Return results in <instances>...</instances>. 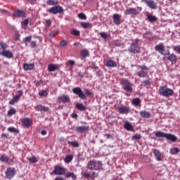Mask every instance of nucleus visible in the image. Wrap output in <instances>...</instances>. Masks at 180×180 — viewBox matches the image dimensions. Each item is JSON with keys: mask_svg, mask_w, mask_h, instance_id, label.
Masks as SVG:
<instances>
[{"mask_svg": "<svg viewBox=\"0 0 180 180\" xmlns=\"http://www.w3.org/2000/svg\"><path fill=\"white\" fill-rule=\"evenodd\" d=\"M72 92L75 95H77L78 98H80V99H82V101H86V95L87 96H91V95H94V93L91 91V90L86 89L85 93L82 91V89L80 87H75L72 89Z\"/></svg>", "mask_w": 180, "mask_h": 180, "instance_id": "obj_1", "label": "nucleus"}, {"mask_svg": "<svg viewBox=\"0 0 180 180\" xmlns=\"http://www.w3.org/2000/svg\"><path fill=\"white\" fill-rule=\"evenodd\" d=\"M155 137H164L166 140L172 141V143H175L178 140V137L172 134H167L162 131H156L155 132Z\"/></svg>", "mask_w": 180, "mask_h": 180, "instance_id": "obj_2", "label": "nucleus"}, {"mask_svg": "<svg viewBox=\"0 0 180 180\" xmlns=\"http://www.w3.org/2000/svg\"><path fill=\"white\" fill-rule=\"evenodd\" d=\"M120 84L124 91H126V92H129V94L133 92V84L129 79L125 78L121 79Z\"/></svg>", "mask_w": 180, "mask_h": 180, "instance_id": "obj_3", "label": "nucleus"}, {"mask_svg": "<svg viewBox=\"0 0 180 180\" xmlns=\"http://www.w3.org/2000/svg\"><path fill=\"white\" fill-rule=\"evenodd\" d=\"M159 93L161 96L169 98V96H172V95H174V90H172V89H169L164 86H160L159 87Z\"/></svg>", "mask_w": 180, "mask_h": 180, "instance_id": "obj_4", "label": "nucleus"}, {"mask_svg": "<svg viewBox=\"0 0 180 180\" xmlns=\"http://www.w3.org/2000/svg\"><path fill=\"white\" fill-rule=\"evenodd\" d=\"M102 162L93 160L87 163L86 168L89 169H94L95 171H98V169H101V168H102Z\"/></svg>", "mask_w": 180, "mask_h": 180, "instance_id": "obj_5", "label": "nucleus"}, {"mask_svg": "<svg viewBox=\"0 0 180 180\" xmlns=\"http://www.w3.org/2000/svg\"><path fill=\"white\" fill-rule=\"evenodd\" d=\"M139 41V39H136L135 41L131 43V46L128 49V51H129V53H133L134 54H137V53H140Z\"/></svg>", "mask_w": 180, "mask_h": 180, "instance_id": "obj_6", "label": "nucleus"}, {"mask_svg": "<svg viewBox=\"0 0 180 180\" xmlns=\"http://www.w3.org/2000/svg\"><path fill=\"white\" fill-rule=\"evenodd\" d=\"M156 51H158L160 54L163 56H168L169 54V50H165V46L164 44H160L155 46V47Z\"/></svg>", "mask_w": 180, "mask_h": 180, "instance_id": "obj_7", "label": "nucleus"}, {"mask_svg": "<svg viewBox=\"0 0 180 180\" xmlns=\"http://www.w3.org/2000/svg\"><path fill=\"white\" fill-rule=\"evenodd\" d=\"M65 171H67V169L60 165H56L54 167L52 174L54 175H64L65 174Z\"/></svg>", "mask_w": 180, "mask_h": 180, "instance_id": "obj_8", "label": "nucleus"}, {"mask_svg": "<svg viewBox=\"0 0 180 180\" xmlns=\"http://www.w3.org/2000/svg\"><path fill=\"white\" fill-rule=\"evenodd\" d=\"M143 4H146L148 8L150 9H158V6H157V3L154 0H141Z\"/></svg>", "mask_w": 180, "mask_h": 180, "instance_id": "obj_9", "label": "nucleus"}, {"mask_svg": "<svg viewBox=\"0 0 180 180\" xmlns=\"http://www.w3.org/2000/svg\"><path fill=\"white\" fill-rule=\"evenodd\" d=\"M16 174V169L15 167H8L6 171V177L7 179H12Z\"/></svg>", "mask_w": 180, "mask_h": 180, "instance_id": "obj_10", "label": "nucleus"}, {"mask_svg": "<svg viewBox=\"0 0 180 180\" xmlns=\"http://www.w3.org/2000/svg\"><path fill=\"white\" fill-rule=\"evenodd\" d=\"M48 12H49V13H53V15H57V13H61L64 12V9L60 6H56L49 8Z\"/></svg>", "mask_w": 180, "mask_h": 180, "instance_id": "obj_11", "label": "nucleus"}, {"mask_svg": "<svg viewBox=\"0 0 180 180\" xmlns=\"http://www.w3.org/2000/svg\"><path fill=\"white\" fill-rule=\"evenodd\" d=\"M1 162H6L8 165H13V159L8 158L5 155H1L0 156Z\"/></svg>", "mask_w": 180, "mask_h": 180, "instance_id": "obj_12", "label": "nucleus"}, {"mask_svg": "<svg viewBox=\"0 0 180 180\" xmlns=\"http://www.w3.org/2000/svg\"><path fill=\"white\" fill-rule=\"evenodd\" d=\"M118 112L121 115H127L130 112V108L127 106L121 105L118 107Z\"/></svg>", "mask_w": 180, "mask_h": 180, "instance_id": "obj_13", "label": "nucleus"}, {"mask_svg": "<svg viewBox=\"0 0 180 180\" xmlns=\"http://www.w3.org/2000/svg\"><path fill=\"white\" fill-rule=\"evenodd\" d=\"M0 56H3V57H6V58H12V57H13V53L9 50L6 49L1 51Z\"/></svg>", "mask_w": 180, "mask_h": 180, "instance_id": "obj_14", "label": "nucleus"}, {"mask_svg": "<svg viewBox=\"0 0 180 180\" xmlns=\"http://www.w3.org/2000/svg\"><path fill=\"white\" fill-rule=\"evenodd\" d=\"M127 15H139V9L136 8H129L124 11Z\"/></svg>", "mask_w": 180, "mask_h": 180, "instance_id": "obj_15", "label": "nucleus"}, {"mask_svg": "<svg viewBox=\"0 0 180 180\" xmlns=\"http://www.w3.org/2000/svg\"><path fill=\"white\" fill-rule=\"evenodd\" d=\"M58 100L62 102V103H69V102L71 101L68 95L60 96L58 98Z\"/></svg>", "mask_w": 180, "mask_h": 180, "instance_id": "obj_16", "label": "nucleus"}, {"mask_svg": "<svg viewBox=\"0 0 180 180\" xmlns=\"http://www.w3.org/2000/svg\"><path fill=\"white\" fill-rule=\"evenodd\" d=\"M13 16H15V18H26V13L21 10H16L13 13Z\"/></svg>", "mask_w": 180, "mask_h": 180, "instance_id": "obj_17", "label": "nucleus"}, {"mask_svg": "<svg viewBox=\"0 0 180 180\" xmlns=\"http://www.w3.org/2000/svg\"><path fill=\"white\" fill-rule=\"evenodd\" d=\"M153 154H154L157 161H162V154L161 153V152L159 150H158V149L153 150Z\"/></svg>", "mask_w": 180, "mask_h": 180, "instance_id": "obj_18", "label": "nucleus"}, {"mask_svg": "<svg viewBox=\"0 0 180 180\" xmlns=\"http://www.w3.org/2000/svg\"><path fill=\"white\" fill-rule=\"evenodd\" d=\"M77 133H85L89 131V126L77 127L76 128Z\"/></svg>", "mask_w": 180, "mask_h": 180, "instance_id": "obj_19", "label": "nucleus"}, {"mask_svg": "<svg viewBox=\"0 0 180 180\" xmlns=\"http://www.w3.org/2000/svg\"><path fill=\"white\" fill-rule=\"evenodd\" d=\"M34 63H24L23 64V69L25 71H30L32 70H34Z\"/></svg>", "mask_w": 180, "mask_h": 180, "instance_id": "obj_20", "label": "nucleus"}, {"mask_svg": "<svg viewBox=\"0 0 180 180\" xmlns=\"http://www.w3.org/2000/svg\"><path fill=\"white\" fill-rule=\"evenodd\" d=\"M24 127H30L32 126V120L30 118H25L22 121Z\"/></svg>", "mask_w": 180, "mask_h": 180, "instance_id": "obj_21", "label": "nucleus"}, {"mask_svg": "<svg viewBox=\"0 0 180 180\" xmlns=\"http://www.w3.org/2000/svg\"><path fill=\"white\" fill-rule=\"evenodd\" d=\"M139 115L141 117H143V119H150V117H151V113L146 110L141 111Z\"/></svg>", "mask_w": 180, "mask_h": 180, "instance_id": "obj_22", "label": "nucleus"}, {"mask_svg": "<svg viewBox=\"0 0 180 180\" xmlns=\"http://www.w3.org/2000/svg\"><path fill=\"white\" fill-rule=\"evenodd\" d=\"M113 22L115 25H120L122 23L120 20V15L114 14L112 16Z\"/></svg>", "mask_w": 180, "mask_h": 180, "instance_id": "obj_23", "label": "nucleus"}, {"mask_svg": "<svg viewBox=\"0 0 180 180\" xmlns=\"http://www.w3.org/2000/svg\"><path fill=\"white\" fill-rule=\"evenodd\" d=\"M106 67L113 68L115 67H117V63L115 60H109L106 62Z\"/></svg>", "mask_w": 180, "mask_h": 180, "instance_id": "obj_24", "label": "nucleus"}, {"mask_svg": "<svg viewBox=\"0 0 180 180\" xmlns=\"http://www.w3.org/2000/svg\"><path fill=\"white\" fill-rule=\"evenodd\" d=\"M124 127L126 129V130H128V131H133V129H134L131 123L129 122H125L124 124Z\"/></svg>", "mask_w": 180, "mask_h": 180, "instance_id": "obj_25", "label": "nucleus"}, {"mask_svg": "<svg viewBox=\"0 0 180 180\" xmlns=\"http://www.w3.org/2000/svg\"><path fill=\"white\" fill-rule=\"evenodd\" d=\"M147 19L149 22L153 23V22H157L158 18L155 15H153L150 13L147 14Z\"/></svg>", "mask_w": 180, "mask_h": 180, "instance_id": "obj_26", "label": "nucleus"}, {"mask_svg": "<svg viewBox=\"0 0 180 180\" xmlns=\"http://www.w3.org/2000/svg\"><path fill=\"white\" fill-rule=\"evenodd\" d=\"M138 76L139 78H147L148 77V72L144 70H139L138 72Z\"/></svg>", "mask_w": 180, "mask_h": 180, "instance_id": "obj_27", "label": "nucleus"}, {"mask_svg": "<svg viewBox=\"0 0 180 180\" xmlns=\"http://www.w3.org/2000/svg\"><path fill=\"white\" fill-rule=\"evenodd\" d=\"M27 160L30 162V164H36V162H39V158L36 156L27 158Z\"/></svg>", "mask_w": 180, "mask_h": 180, "instance_id": "obj_28", "label": "nucleus"}, {"mask_svg": "<svg viewBox=\"0 0 180 180\" xmlns=\"http://www.w3.org/2000/svg\"><path fill=\"white\" fill-rule=\"evenodd\" d=\"M37 110L39 112H47L49 110V107H46L42 105H37Z\"/></svg>", "mask_w": 180, "mask_h": 180, "instance_id": "obj_29", "label": "nucleus"}, {"mask_svg": "<svg viewBox=\"0 0 180 180\" xmlns=\"http://www.w3.org/2000/svg\"><path fill=\"white\" fill-rule=\"evenodd\" d=\"M73 159H74V155H68L65 156L64 159V162H65V164H70V162H71Z\"/></svg>", "mask_w": 180, "mask_h": 180, "instance_id": "obj_30", "label": "nucleus"}, {"mask_svg": "<svg viewBox=\"0 0 180 180\" xmlns=\"http://www.w3.org/2000/svg\"><path fill=\"white\" fill-rule=\"evenodd\" d=\"M65 178H72V179H77V174H74V172H67L65 174Z\"/></svg>", "mask_w": 180, "mask_h": 180, "instance_id": "obj_31", "label": "nucleus"}, {"mask_svg": "<svg viewBox=\"0 0 180 180\" xmlns=\"http://www.w3.org/2000/svg\"><path fill=\"white\" fill-rule=\"evenodd\" d=\"M57 68H58L57 65L50 64L48 66V71H49V72H53V71H56V70H57Z\"/></svg>", "mask_w": 180, "mask_h": 180, "instance_id": "obj_32", "label": "nucleus"}, {"mask_svg": "<svg viewBox=\"0 0 180 180\" xmlns=\"http://www.w3.org/2000/svg\"><path fill=\"white\" fill-rule=\"evenodd\" d=\"M75 108H77L78 110H86V107L82 103H77Z\"/></svg>", "mask_w": 180, "mask_h": 180, "instance_id": "obj_33", "label": "nucleus"}, {"mask_svg": "<svg viewBox=\"0 0 180 180\" xmlns=\"http://www.w3.org/2000/svg\"><path fill=\"white\" fill-rule=\"evenodd\" d=\"M131 103L135 106H139L141 103V100H140L139 98H134L131 101Z\"/></svg>", "mask_w": 180, "mask_h": 180, "instance_id": "obj_34", "label": "nucleus"}, {"mask_svg": "<svg viewBox=\"0 0 180 180\" xmlns=\"http://www.w3.org/2000/svg\"><path fill=\"white\" fill-rule=\"evenodd\" d=\"M81 26H82L84 29H88V27H92V24L88 22H82Z\"/></svg>", "mask_w": 180, "mask_h": 180, "instance_id": "obj_35", "label": "nucleus"}, {"mask_svg": "<svg viewBox=\"0 0 180 180\" xmlns=\"http://www.w3.org/2000/svg\"><path fill=\"white\" fill-rule=\"evenodd\" d=\"M167 59L169 61H171V63H174V61H176V56H175L174 53H172L168 56Z\"/></svg>", "mask_w": 180, "mask_h": 180, "instance_id": "obj_36", "label": "nucleus"}, {"mask_svg": "<svg viewBox=\"0 0 180 180\" xmlns=\"http://www.w3.org/2000/svg\"><path fill=\"white\" fill-rule=\"evenodd\" d=\"M18 95L15 96L13 99L15 101L18 102V101H19V99H20V96H22V95H23V93L22 92V91H18Z\"/></svg>", "mask_w": 180, "mask_h": 180, "instance_id": "obj_37", "label": "nucleus"}, {"mask_svg": "<svg viewBox=\"0 0 180 180\" xmlns=\"http://www.w3.org/2000/svg\"><path fill=\"white\" fill-rule=\"evenodd\" d=\"M16 113V110L13 108H11L8 110L7 112L8 116H13Z\"/></svg>", "mask_w": 180, "mask_h": 180, "instance_id": "obj_38", "label": "nucleus"}, {"mask_svg": "<svg viewBox=\"0 0 180 180\" xmlns=\"http://www.w3.org/2000/svg\"><path fill=\"white\" fill-rule=\"evenodd\" d=\"M80 55L82 56V57H88V56H89V52L88 51V50L86 49H84L81 51Z\"/></svg>", "mask_w": 180, "mask_h": 180, "instance_id": "obj_39", "label": "nucleus"}, {"mask_svg": "<svg viewBox=\"0 0 180 180\" xmlns=\"http://www.w3.org/2000/svg\"><path fill=\"white\" fill-rule=\"evenodd\" d=\"M47 5L50 6H54V5H58V1L57 0H48L46 1Z\"/></svg>", "mask_w": 180, "mask_h": 180, "instance_id": "obj_40", "label": "nucleus"}, {"mask_svg": "<svg viewBox=\"0 0 180 180\" xmlns=\"http://www.w3.org/2000/svg\"><path fill=\"white\" fill-rule=\"evenodd\" d=\"M68 144H71L72 147H75V148H78V147H79V143H78V142L77 141L72 142V141H68Z\"/></svg>", "mask_w": 180, "mask_h": 180, "instance_id": "obj_41", "label": "nucleus"}, {"mask_svg": "<svg viewBox=\"0 0 180 180\" xmlns=\"http://www.w3.org/2000/svg\"><path fill=\"white\" fill-rule=\"evenodd\" d=\"M178 153H179V148H170V153L175 155V154H178Z\"/></svg>", "mask_w": 180, "mask_h": 180, "instance_id": "obj_42", "label": "nucleus"}, {"mask_svg": "<svg viewBox=\"0 0 180 180\" xmlns=\"http://www.w3.org/2000/svg\"><path fill=\"white\" fill-rule=\"evenodd\" d=\"M22 41L23 43H25V44L27 43H30V41H32V36H28V37H26L25 38H24L22 39Z\"/></svg>", "mask_w": 180, "mask_h": 180, "instance_id": "obj_43", "label": "nucleus"}, {"mask_svg": "<svg viewBox=\"0 0 180 180\" xmlns=\"http://www.w3.org/2000/svg\"><path fill=\"white\" fill-rule=\"evenodd\" d=\"M8 131H10V133H19V131L13 127H8Z\"/></svg>", "mask_w": 180, "mask_h": 180, "instance_id": "obj_44", "label": "nucleus"}, {"mask_svg": "<svg viewBox=\"0 0 180 180\" xmlns=\"http://www.w3.org/2000/svg\"><path fill=\"white\" fill-rule=\"evenodd\" d=\"M39 96H47L49 95V93L46 90H41L39 91Z\"/></svg>", "mask_w": 180, "mask_h": 180, "instance_id": "obj_45", "label": "nucleus"}, {"mask_svg": "<svg viewBox=\"0 0 180 180\" xmlns=\"http://www.w3.org/2000/svg\"><path fill=\"white\" fill-rule=\"evenodd\" d=\"M77 162H81L82 161H85V158H84V157H82V155H81V153H79L77 155Z\"/></svg>", "mask_w": 180, "mask_h": 180, "instance_id": "obj_46", "label": "nucleus"}, {"mask_svg": "<svg viewBox=\"0 0 180 180\" xmlns=\"http://www.w3.org/2000/svg\"><path fill=\"white\" fill-rule=\"evenodd\" d=\"M0 46L2 49V51L6 50V49H8V45L6 44V43L5 42H0Z\"/></svg>", "mask_w": 180, "mask_h": 180, "instance_id": "obj_47", "label": "nucleus"}, {"mask_svg": "<svg viewBox=\"0 0 180 180\" xmlns=\"http://www.w3.org/2000/svg\"><path fill=\"white\" fill-rule=\"evenodd\" d=\"M78 18L82 20H86V15L84 13H79Z\"/></svg>", "mask_w": 180, "mask_h": 180, "instance_id": "obj_48", "label": "nucleus"}, {"mask_svg": "<svg viewBox=\"0 0 180 180\" xmlns=\"http://www.w3.org/2000/svg\"><path fill=\"white\" fill-rule=\"evenodd\" d=\"M100 35L103 39H108V37H109V34H108V32H100Z\"/></svg>", "mask_w": 180, "mask_h": 180, "instance_id": "obj_49", "label": "nucleus"}, {"mask_svg": "<svg viewBox=\"0 0 180 180\" xmlns=\"http://www.w3.org/2000/svg\"><path fill=\"white\" fill-rule=\"evenodd\" d=\"M139 68H140L141 71H144V70L146 71H148V70H150L147 66L142 65H139L138 66Z\"/></svg>", "mask_w": 180, "mask_h": 180, "instance_id": "obj_50", "label": "nucleus"}, {"mask_svg": "<svg viewBox=\"0 0 180 180\" xmlns=\"http://www.w3.org/2000/svg\"><path fill=\"white\" fill-rule=\"evenodd\" d=\"M141 139V135L140 134H136L132 136V140H140Z\"/></svg>", "mask_w": 180, "mask_h": 180, "instance_id": "obj_51", "label": "nucleus"}, {"mask_svg": "<svg viewBox=\"0 0 180 180\" xmlns=\"http://www.w3.org/2000/svg\"><path fill=\"white\" fill-rule=\"evenodd\" d=\"M71 33L72 34H73L74 36H79V31L75 29H73L71 30Z\"/></svg>", "mask_w": 180, "mask_h": 180, "instance_id": "obj_52", "label": "nucleus"}, {"mask_svg": "<svg viewBox=\"0 0 180 180\" xmlns=\"http://www.w3.org/2000/svg\"><path fill=\"white\" fill-rule=\"evenodd\" d=\"M143 84L144 85H150V84H151V79H146V80H143Z\"/></svg>", "mask_w": 180, "mask_h": 180, "instance_id": "obj_53", "label": "nucleus"}, {"mask_svg": "<svg viewBox=\"0 0 180 180\" xmlns=\"http://www.w3.org/2000/svg\"><path fill=\"white\" fill-rule=\"evenodd\" d=\"M37 42H36V41H32L31 43H30V47H31V49H34V47H36V46H37Z\"/></svg>", "mask_w": 180, "mask_h": 180, "instance_id": "obj_54", "label": "nucleus"}, {"mask_svg": "<svg viewBox=\"0 0 180 180\" xmlns=\"http://www.w3.org/2000/svg\"><path fill=\"white\" fill-rule=\"evenodd\" d=\"M46 27H49V26H51V20L50 19L46 20Z\"/></svg>", "mask_w": 180, "mask_h": 180, "instance_id": "obj_55", "label": "nucleus"}, {"mask_svg": "<svg viewBox=\"0 0 180 180\" xmlns=\"http://www.w3.org/2000/svg\"><path fill=\"white\" fill-rule=\"evenodd\" d=\"M96 176H98V174H96L95 172H92L91 174H90V178L91 179H94V178H96Z\"/></svg>", "mask_w": 180, "mask_h": 180, "instance_id": "obj_56", "label": "nucleus"}, {"mask_svg": "<svg viewBox=\"0 0 180 180\" xmlns=\"http://www.w3.org/2000/svg\"><path fill=\"white\" fill-rule=\"evenodd\" d=\"M22 26H27L29 25V20L26 19L22 22Z\"/></svg>", "mask_w": 180, "mask_h": 180, "instance_id": "obj_57", "label": "nucleus"}, {"mask_svg": "<svg viewBox=\"0 0 180 180\" xmlns=\"http://www.w3.org/2000/svg\"><path fill=\"white\" fill-rule=\"evenodd\" d=\"M68 63L71 65V67H72L73 65H75V61L72 60H68Z\"/></svg>", "mask_w": 180, "mask_h": 180, "instance_id": "obj_58", "label": "nucleus"}, {"mask_svg": "<svg viewBox=\"0 0 180 180\" xmlns=\"http://www.w3.org/2000/svg\"><path fill=\"white\" fill-rule=\"evenodd\" d=\"M60 46H62V47H64L65 46H67V41H60Z\"/></svg>", "mask_w": 180, "mask_h": 180, "instance_id": "obj_59", "label": "nucleus"}, {"mask_svg": "<svg viewBox=\"0 0 180 180\" xmlns=\"http://www.w3.org/2000/svg\"><path fill=\"white\" fill-rule=\"evenodd\" d=\"M84 176L85 178H91V174H89V173H88V172H85V173L84 174Z\"/></svg>", "mask_w": 180, "mask_h": 180, "instance_id": "obj_60", "label": "nucleus"}, {"mask_svg": "<svg viewBox=\"0 0 180 180\" xmlns=\"http://www.w3.org/2000/svg\"><path fill=\"white\" fill-rule=\"evenodd\" d=\"M41 134L42 135V136H46V134H47V131L46 130H42L41 131Z\"/></svg>", "mask_w": 180, "mask_h": 180, "instance_id": "obj_61", "label": "nucleus"}, {"mask_svg": "<svg viewBox=\"0 0 180 180\" xmlns=\"http://www.w3.org/2000/svg\"><path fill=\"white\" fill-rule=\"evenodd\" d=\"M174 49L176 51H178V53H179L180 54V46H176Z\"/></svg>", "mask_w": 180, "mask_h": 180, "instance_id": "obj_62", "label": "nucleus"}, {"mask_svg": "<svg viewBox=\"0 0 180 180\" xmlns=\"http://www.w3.org/2000/svg\"><path fill=\"white\" fill-rule=\"evenodd\" d=\"M79 77H80L81 78L85 77V73H82V72H79L78 73Z\"/></svg>", "mask_w": 180, "mask_h": 180, "instance_id": "obj_63", "label": "nucleus"}, {"mask_svg": "<svg viewBox=\"0 0 180 180\" xmlns=\"http://www.w3.org/2000/svg\"><path fill=\"white\" fill-rule=\"evenodd\" d=\"M17 101H15L13 98L9 102L10 105H14V103H16Z\"/></svg>", "mask_w": 180, "mask_h": 180, "instance_id": "obj_64", "label": "nucleus"}]
</instances>
